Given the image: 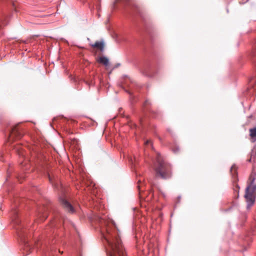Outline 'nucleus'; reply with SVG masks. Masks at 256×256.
<instances>
[{
  "label": "nucleus",
  "mask_w": 256,
  "mask_h": 256,
  "mask_svg": "<svg viewBox=\"0 0 256 256\" xmlns=\"http://www.w3.org/2000/svg\"><path fill=\"white\" fill-rule=\"evenodd\" d=\"M59 200L62 206L68 212L70 213H74V210L72 206L68 202L66 199V196L64 194H62L59 198Z\"/></svg>",
  "instance_id": "obj_5"
},
{
  "label": "nucleus",
  "mask_w": 256,
  "mask_h": 256,
  "mask_svg": "<svg viewBox=\"0 0 256 256\" xmlns=\"http://www.w3.org/2000/svg\"><path fill=\"white\" fill-rule=\"evenodd\" d=\"M136 8V10H138V9L137 8Z\"/></svg>",
  "instance_id": "obj_22"
},
{
  "label": "nucleus",
  "mask_w": 256,
  "mask_h": 256,
  "mask_svg": "<svg viewBox=\"0 0 256 256\" xmlns=\"http://www.w3.org/2000/svg\"><path fill=\"white\" fill-rule=\"evenodd\" d=\"M150 104V102L148 100H146L144 102V105L146 106V105Z\"/></svg>",
  "instance_id": "obj_16"
},
{
  "label": "nucleus",
  "mask_w": 256,
  "mask_h": 256,
  "mask_svg": "<svg viewBox=\"0 0 256 256\" xmlns=\"http://www.w3.org/2000/svg\"><path fill=\"white\" fill-rule=\"evenodd\" d=\"M250 135L252 138H255L252 142L256 140V127L250 130Z\"/></svg>",
  "instance_id": "obj_9"
},
{
  "label": "nucleus",
  "mask_w": 256,
  "mask_h": 256,
  "mask_svg": "<svg viewBox=\"0 0 256 256\" xmlns=\"http://www.w3.org/2000/svg\"><path fill=\"white\" fill-rule=\"evenodd\" d=\"M144 73H145V74H146V75L148 76V74H146V72H144Z\"/></svg>",
  "instance_id": "obj_21"
},
{
  "label": "nucleus",
  "mask_w": 256,
  "mask_h": 256,
  "mask_svg": "<svg viewBox=\"0 0 256 256\" xmlns=\"http://www.w3.org/2000/svg\"><path fill=\"white\" fill-rule=\"evenodd\" d=\"M151 142V141L150 140H146L145 142V144H150Z\"/></svg>",
  "instance_id": "obj_17"
},
{
  "label": "nucleus",
  "mask_w": 256,
  "mask_h": 256,
  "mask_svg": "<svg viewBox=\"0 0 256 256\" xmlns=\"http://www.w3.org/2000/svg\"><path fill=\"white\" fill-rule=\"evenodd\" d=\"M38 218L40 219V220H44L47 218L46 214L44 213L42 210H39L38 214Z\"/></svg>",
  "instance_id": "obj_10"
},
{
  "label": "nucleus",
  "mask_w": 256,
  "mask_h": 256,
  "mask_svg": "<svg viewBox=\"0 0 256 256\" xmlns=\"http://www.w3.org/2000/svg\"><path fill=\"white\" fill-rule=\"evenodd\" d=\"M96 220L100 224V231L108 256H126L120 237L119 230L115 224L110 223L104 217L97 216Z\"/></svg>",
  "instance_id": "obj_1"
},
{
  "label": "nucleus",
  "mask_w": 256,
  "mask_h": 256,
  "mask_svg": "<svg viewBox=\"0 0 256 256\" xmlns=\"http://www.w3.org/2000/svg\"><path fill=\"white\" fill-rule=\"evenodd\" d=\"M98 62L106 66H107L109 64V60L108 59L104 56H102L99 58L98 60Z\"/></svg>",
  "instance_id": "obj_7"
},
{
  "label": "nucleus",
  "mask_w": 256,
  "mask_h": 256,
  "mask_svg": "<svg viewBox=\"0 0 256 256\" xmlns=\"http://www.w3.org/2000/svg\"><path fill=\"white\" fill-rule=\"evenodd\" d=\"M12 134H14V133H16V134H18L19 132H18V130H17L16 129V127H14V128L12 129Z\"/></svg>",
  "instance_id": "obj_13"
},
{
  "label": "nucleus",
  "mask_w": 256,
  "mask_h": 256,
  "mask_svg": "<svg viewBox=\"0 0 256 256\" xmlns=\"http://www.w3.org/2000/svg\"><path fill=\"white\" fill-rule=\"evenodd\" d=\"M130 162H132V164H134V162H133V161H132V158H130Z\"/></svg>",
  "instance_id": "obj_20"
},
{
  "label": "nucleus",
  "mask_w": 256,
  "mask_h": 256,
  "mask_svg": "<svg viewBox=\"0 0 256 256\" xmlns=\"http://www.w3.org/2000/svg\"><path fill=\"white\" fill-rule=\"evenodd\" d=\"M178 148H176V150H173L174 152L176 153L177 152V151H178Z\"/></svg>",
  "instance_id": "obj_18"
},
{
  "label": "nucleus",
  "mask_w": 256,
  "mask_h": 256,
  "mask_svg": "<svg viewBox=\"0 0 256 256\" xmlns=\"http://www.w3.org/2000/svg\"><path fill=\"white\" fill-rule=\"evenodd\" d=\"M256 176L252 174L249 178L250 184L246 188L244 198L246 202V208L250 210L254 204L256 198Z\"/></svg>",
  "instance_id": "obj_2"
},
{
  "label": "nucleus",
  "mask_w": 256,
  "mask_h": 256,
  "mask_svg": "<svg viewBox=\"0 0 256 256\" xmlns=\"http://www.w3.org/2000/svg\"><path fill=\"white\" fill-rule=\"evenodd\" d=\"M48 178H49V180H50V182L52 183V178H51L50 177V176H48Z\"/></svg>",
  "instance_id": "obj_19"
},
{
  "label": "nucleus",
  "mask_w": 256,
  "mask_h": 256,
  "mask_svg": "<svg viewBox=\"0 0 256 256\" xmlns=\"http://www.w3.org/2000/svg\"><path fill=\"white\" fill-rule=\"evenodd\" d=\"M140 183H141V180H138V186H137V187H138V189L140 192V186H141Z\"/></svg>",
  "instance_id": "obj_14"
},
{
  "label": "nucleus",
  "mask_w": 256,
  "mask_h": 256,
  "mask_svg": "<svg viewBox=\"0 0 256 256\" xmlns=\"http://www.w3.org/2000/svg\"><path fill=\"white\" fill-rule=\"evenodd\" d=\"M45 256H52L51 252H46Z\"/></svg>",
  "instance_id": "obj_15"
},
{
  "label": "nucleus",
  "mask_w": 256,
  "mask_h": 256,
  "mask_svg": "<svg viewBox=\"0 0 256 256\" xmlns=\"http://www.w3.org/2000/svg\"><path fill=\"white\" fill-rule=\"evenodd\" d=\"M12 220L14 225L18 236L21 239L22 241L24 243L26 246L29 247V244L26 242L24 239L25 232L24 230V224H22L21 220L18 218V210H14L12 212Z\"/></svg>",
  "instance_id": "obj_4"
},
{
  "label": "nucleus",
  "mask_w": 256,
  "mask_h": 256,
  "mask_svg": "<svg viewBox=\"0 0 256 256\" xmlns=\"http://www.w3.org/2000/svg\"><path fill=\"white\" fill-rule=\"evenodd\" d=\"M91 46L99 49L102 52L104 50V42L103 41H96L94 44H92Z\"/></svg>",
  "instance_id": "obj_6"
},
{
  "label": "nucleus",
  "mask_w": 256,
  "mask_h": 256,
  "mask_svg": "<svg viewBox=\"0 0 256 256\" xmlns=\"http://www.w3.org/2000/svg\"><path fill=\"white\" fill-rule=\"evenodd\" d=\"M154 170L156 176H160L163 179H167L171 177L170 165L162 160L161 156L159 154H158L156 157V162L154 164Z\"/></svg>",
  "instance_id": "obj_3"
},
{
  "label": "nucleus",
  "mask_w": 256,
  "mask_h": 256,
  "mask_svg": "<svg viewBox=\"0 0 256 256\" xmlns=\"http://www.w3.org/2000/svg\"><path fill=\"white\" fill-rule=\"evenodd\" d=\"M236 168L235 165L232 166L231 167V168H230V172H231L232 176L234 178H236V176H237V174L236 172Z\"/></svg>",
  "instance_id": "obj_12"
},
{
  "label": "nucleus",
  "mask_w": 256,
  "mask_h": 256,
  "mask_svg": "<svg viewBox=\"0 0 256 256\" xmlns=\"http://www.w3.org/2000/svg\"><path fill=\"white\" fill-rule=\"evenodd\" d=\"M129 80L132 82V86H130L129 88L130 90H126V92H128L130 96H132L134 92V86L135 84H133V82L129 78Z\"/></svg>",
  "instance_id": "obj_11"
},
{
  "label": "nucleus",
  "mask_w": 256,
  "mask_h": 256,
  "mask_svg": "<svg viewBox=\"0 0 256 256\" xmlns=\"http://www.w3.org/2000/svg\"><path fill=\"white\" fill-rule=\"evenodd\" d=\"M128 1H129V0H115L114 2V4H113V7H114V8H116L117 7L118 5L119 4H125Z\"/></svg>",
  "instance_id": "obj_8"
}]
</instances>
